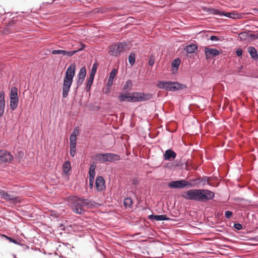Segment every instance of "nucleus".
Returning <instances> with one entry per match:
<instances>
[{
  "label": "nucleus",
  "mask_w": 258,
  "mask_h": 258,
  "mask_svg": "<svg viewBox=\"0 0 258 258\" xmlns=\"http://www.w3.org/2000/svg\"><path fill=\"white\" fill-rule=\"evenodd\" d=\"M116 46V53L117 55L120 53L124 51L125 48L127 46V43L125 41L115 43Z\"/></svg>",
  "instance_id": "obj_20"
},
{
  "label": "nucleus",
  "mask_w": 258,
  "mask_h": 258,
  "mask_svg": "<svg viewBox=\"0 0 258 258\" xmlns=\"http://www.w3.org/2000/svg\"><path fill=\"white\" fill-rule=\"evenodd\" d=\"M118 100L121 102H138V92H126L118 96Z\"/></svg>",
  "instance_id": "obj_6"
},
{
  "label": "nucleus",
  "mask_w": 258,
  "mask_h": 258,
  "mask_svg": "<svg viewBox=\"0 0 258 258\" xmlns=\"http://www.w3.org/2000/svg\"><path fill=\"white\" fill-rule=\"evenodd\" d=\"M89 187L90 189H92L93 187V185H94V180H93V179H89Z\"/></svg>",
  "instance_id": "obj_50"
},
{
  "label": "nucleus",
  "mask_w": 258,
  "mask_h": 258,
  "mask_svg": "<svg viewBox=\"0 0 258 258\" xmlns=\"http://www.w3.org/2000/svg\"><path fill=\"white\" fill-rule=\"evenodd\" d=\"M94 79L88 78L87 81V84L86 86V91L89 92L91 90V86L93 84Z\"/></svg>",
  "instance_id": "obj_33"
},
{
  "label": "nucleus",
  "mask_w": 258,
  "mask_h": 258,
  "mask_svg": "<svg viewBox=\"0 0 258 258\" xmlns=\"http://www.w3.org/2000/svg\"><path fill=\"white\" fill-rule=\"evenodd\" d=\"M233 227L237 230H242L243 228L242 224L239 223H235Z\"/></svg>",
  "instance_id": "obj_44"
},
{
  "label": "nucleus",
  "mask_w": 258,
  "mask_h": 258,
  "mask_svg": "<svg viewBox=\"0 0 258 258\" xmlns=\"http://www.w3.org/2000/svg\"><path fill=\"white\" fill-rule=\"evenodd\" d=\"M11 152L5 150H0V165L10 163L13 160Z\"/></svg>",
  "instance_id": "obj_10"
},
{
  "label": "nucleus",
  "mask_w": 258,
  "mask_h": 258,
  "mask_svg": "<svg viewBox=\"0 0 258 258\" xmlns=\"http://www.w3.org/2000/svg\"><path fill=\"white\" fill-rule=\"evenodd\" d=\"M255 35H256V34H254L252 33H250V34L248 33V38H251L252 39H255Z\"/></svg>",
  "instance_id": "obj_53"
},
{
  "label": "nucleus",
  "mask_w": 258,
  "mask_h": 258,
  "mask_svg": "<svg viewBox=\"0 0 258 258\" xmlns=\"http://www.w3.org/2000/svg\"><path fill=\"white\" fill-rule=\"evenodd\" d=\"M247 51L249 53L251 58L254 60H258V52L256 49L252 46H250L247 48Z\"/></svg>",
  "instance_id": "obj_19"
},
{
  "label": "nucleus",
  "mask_w": 258,
  "mask_h": 258,
  "mask_svg": "<svg viewBox=\"0 0 258 258\" xmlns=\"http://www.w3.org/2000/svg\"><path fill=\"white\" fill-rule=\"evenodd\" d=\"M63 168V172L64 173H68L71 169V162L70 161L67 160L64 162L62 165Z\"/></svg>",
  "instance_id": "obj_29"
},
{
  "label": "nucleus",
  "mask_w": 258,
  "mask_h": 258,
  "mask_svg": "<svg viewBox=\"0 0 258 258\" xmlns=\"http://www.w3.org/2000/svg\"><path fill=\"white\" fill-rule=\"evenodd\" d=\"M180 63L181 60L179 58H176L173 59L171 62V66L173 70L177 71Z\"/></svg>",
  "instance_id": "obj_27"
},
{
  "label": "nucleus",
  "mask_w": 258,
  "mask_h": 258,
  "mask_svg": "<svg viewBox=\"0 0 258 258\" xmlns=\"http://www.w3.org/2000/svg\"><path fill=\"white\" fill-rule=\"evenodd\" d=\"M5 107V92L0 91V117L3 115Z\"/></svg>",
  "instance_id": "obj_18"
},
{
  "label": "nucleus",
  "mask_w": 258,
  "mask_h": 258,
  "mask_svg": "<svg viewBox=\"0 0 258 258\" xmlns=\"http://www.w3.org/2000/svg\"><path fill=\"white\" fill-rule=\"evenodd\" d=\"M243 69V66H241L239 67V71Z\"/></svg>",
  "instance_id": "obj_58"
},
{
  "label": "nucleus",
  "mask_w": 258,
  "mask_h": 258,
  "mask_svg": "<svg viewBox=\"0 0 258 258\" xmlns=\"http://www.w3.org/2000/svg\"><path fill=\"white\" fill-rule=\"evenodd\" d=\"M79 134V127L76 126L74 127L72 133L70 136V142L76 143L77 137Z\"/></svg>",
  "instance_id": "obj_21"
},
{
  "label": "nucleus",
  "mask_w": 258,
  "mask_h": 258,
  "mask_svg": "<svg viewBox=\"0 0 258 258\" xmlns=\"http://www.w3.org/2000/svg\"><path fill=\"white\" fill-rule=\"evenodd\" d=\"M168 187L172 189L183 188L185 187L189 188V182L185 179H181L173 180L168 183Z\"/></svg>",
  "instance_id": "obj_9"
},
{
  "label": "nucleus",
  "mask_w": 258,
  "mask_h": 258,
  "mask_svg": "<svg viewBox=\"0 0 258 258\" xmlns=\"http://www.w3.org/2000/svg\"><path fill=\"white\" fill-rule=\"evenodd\" d=\"M77 53V51H76V50H72V51L65 50L64 55H67L68 56H72Z\"/></svg>",
  "instance_id": "obj_43"
},
{
  "label": "nucleus",
  "mask_w": 258,
  "mask_h": 258,
  "mask_svg": "<svg viewBox=\"0 0 258 258\" xmlns=\"http://www.w3.org/2000/svg\"><path fill=\"white\" fill-rule=\"evenodd\" d=\"M221 13H222V12L219 11V10L214 8L212 9V14L222 16V14Z\"/></svg>",
  "instance_id": "obj_41"
},
{
  "label": "nucleus",
  "mask_w": 258,
  "mask_h": 258,
  "mask_svg": "<svg viewBox=\"0 0 258 258\" xmlns=\"http://www.w3.org/2000/svg\"><path fill=\"white\" fill-rule=\"evenodd\" d=\"M117 70L116 69H113L109 74L108 79L113 81L116 75L117 74Z\"/></svg>",
  "instance_id": "obj_35"
},
{
  "label": "nucleus",
  "mask_w": 258,
  "mask_h": 258,
  "mask_svg": "<svg viewBox=\"0 0 258 258\" xmlns=\"http://www.w3.org/2000/svg\"><path fill=\"white\" fill-rule=\"evenodd\" d=\"M105 181L101 176H97L95 180V190L96 192H101L105 188Z\"/></svg>",
  "instance_id": "obj_13"
},
{
  "label": "nucleus",
  "mask_w": 258,
  "mask_h": 258,
  "mask_svg": "<svg viewBox=\"0 0 258 258\" xmlns=\"http://www.w3.org/2000/svg\"><path fill=\"white\" fill-rule=\"evenodd\" d=\"M215 192L204 188L190 189L184 192L182 197L186 200L200 203H206L215 198Z\"/></svg>",
  "instance_id": "obj_1"
},
{
  "label": "nucleus",
  "mask_w": 258,
  "mask_h": 258,
  "mask_svg": "<svg viewBox=\"0 0 258 258\" xmlns=\"http://www.w3.org/2000/svg\"><path fill=\"white\" fill-rule=\"evenodd\" d=\"M156 86L167 91H176L186 88V86L184 84L170 81H158Z\"/></svg>",
  "instance_id": "obj_3"
},
{
  "label": "nucleus",
  "mask_w": 258,
  "mask_h": 258,
  "mask_svg": "<svg viewBox=\"0 0 258 258\" xmlns=\"http://www.w3.org/2000/svg\"><path fill=\"white\" fill-rule=\"evenodd\" d=\"M221 14L222 16H225L233 19H240L241 18V15L238 13L222 12V13Z\"/></svg>",
  "instance_id": "obj_24"
},
{
  "label": "nucleus",
  "mask_w": 258,
  "mask_h": 258,
  "mask_svg": "<svg viewBox=\"0 0 258 258\" xmlns=\"http://www.w3.org/2000/svg\"><path fill=\"white\" fill-rule=\"evenodd\" d=\"M243 50L241 48H239L236 50L235 53L238 57H241L242 55Z\"/></svg>",
  "instance_id": "obj_46"
},
{
  "label": "nucleus",
  "mask_w": 258,
  "mask_h": 258,
  "mask_svg": "<svg viewBox=\"0 0 258 258\" xmlns=\"http://www.w3.org/2000/svg\"><path fill=\"white\" fill-rule=\"evenodd\" d=\"M176 156V153L172 149L166 150L163 154L164 159L166 161H173Z\"/></svg>",
  "instance_id": "obj_16"
},
{
  "label": "nucleus",
  "mask_w": 258,
  "mask_h": 258,
  "mask_svg": "<svg viewBox=\"0 0 258 258\" xmlns=\"http://www.w3.org/2000/svg\"><path fill=\"white\" fill-rule=\"evenodd\" d=\"M96 167V164L94 163H93L90 165L89 167V179H93L94 180V178L96 175L95 169Z\"/></svg>",
  "instance_id": "obj_25"
},
{
  "label": "nucleus",
  "mask_w": 258,
  "mask_h": 258,
  "mask_svg": "<svg viewBox=\"0 0 258 258\" xmlns=\"http://www.w3.org/2000/svg\"><path fill=\"white\" fill-rule=\"evenodd\" d=\"M148 219L151 220L156 221H169L170 219L165 215H154L151 214L148 216Z\"/></svg>",
  "instance_id": "obj_17"
},
{
  "label": "nucleus",
  "mask_w": 258,
  "mask_h": 258,
  "mask_svg": "<svg viewBox=\"0 0 258 258\" xmlns=\"http://www.w3.org/2000/svg\"><path fill=\"white\" fill-rule=\"evenodd\" d=\"M155 99V95L150 93L139 92H138V102H144Z\"/></svg>",
  "instance_id": "obj_14"
},
{
  "label": "nucleus",
  "mask_w": 258,
  "mask_h": 258,
  "mask_svg": "<svg viewBox=\"0 0 258 258\" xmlns=\"http://www.w3.org/2000/svg\"><path fill=\"white\" fill-rule=\"evenodd\" d=\"M233 212L231 211H226L225 212V217L227 219L231 218L233 216Z\"/></svg>",
  "instance_id": "obj_45"
},
{
  "label": "nucleus",
  "mask_w": 258,
  "mask_h": 258,
  "mask_svg": "<svg viewBox=\"0 0 258 258\" xmlns=\"http://www.w3.org/2000/svg\"><path fill=\"white\" fill-rule=\"evenodd\" d=\"M54 1H52V2H51V3H50L49 4H52V3H53V2Z\"/></svg>",
  "instance_id": "obj_59"
},
{
  "label": "nucleus",
  "mask_w": 258,
  "mask_h": 258,
  "mask_svg": "<svg viewBox=\"0 0 258 258\" xmlns=\"http://www.w3.org/2000/svg\"><path fill=\"white\" fill-rule=\"evenodd\" d=\"M0 196L1 198L6 200L10 201L12 203L15 204L19 202L18 197L14 195L13 194L9 193L4 190L0 189Z\"/></svg>",
  "instance_id": "obj_12"
},
{
  "label": "nucleus",
  "mask_w": 258,
  "mask_h": 258,
  "mask_svg": "<svg viewBox=\"0 0 258 258\" xmlns=\"http://www.w3.org/2000/svg\"><path fill=\"white\" fill-rule=\"evenodd\" d=\"M70 155L72 157H74L76 154V143L70 142Z\"/></svg>",
  "instance_id": "obj_31"
},
{
  "label": "nucleus",
  "mask_w": 258,
  "mask_h": 258,
  "mask_svg": "<svg viewBox=\"0 0 258 258\" xmlns=\"http://www.w3.org/2000/svg\"><path fill=\"white\" fill-rule=\"evenodd\" d=\"M87 70L85 66L82 67L77 76L76 78L77 87L75 88L76 91L78 90V88L83 83L84 80L86 76Z\"/></svg>",
  "instance_id": "obj_11"
},
{
  "label": "nucleus",
  "mask_w": 258,
  "mask_h": 258,
  "mask_svg": "<svg viewBox=\"0 0 258 258\" xmlns=\"http://www.w3.org/2000/svg\"><path fill=\"white\" fill-rule=\"evenodd\" d=\"M3 236L4 237H5L7 239H8L10 242H13L17 245H21L22 247H23L24 248H29V247L27 245L22 243L21 242L20 240L19 239H14V238H13L12 237L8 236L6 235H3Z\"/></svg>",
  "instance_id": "obj_22"
},
{
  "label": "nucleus",
  "mask_w": 258,
  "mask_h": 258,
  "mask_svg": "<svg viewBox=\"0 0 258 258\" xmlns=\"http://www.w3.org/2000/svg\"><path fill=\"white\" fill-rule=\"evenodd\" d=\"M251 241H254L255 242H258V235L253 237L251 238Z\"/></svg>",
  "instance_id": "obj_54"
},
{
  "label": "nucleus",
  "mask_w": 258,
  "mask_h": 258,
  "mask_svg": "<svg viewBox=\"0 0 258 258\" xmlns=\"http://www.w3.org/2000/svg\"><path fill=\"white\" fill-rule=\"evenodd\" d=\"M85 47H86V45L83 43H81V47L79 49H77L76 50L77 51V52H79L83 50Z\"/></svg>",
  "instance_id": "obj_49"
},
{
  "label": "nucleus",
  "mask_w": 258,
  "mask_h": 258,
  "mask_svg": "<svg viewBox=\"0 0 258 258\" xmlns=\"http://www.w3.org/2000/svg\"><path fill=\"white\" fill-rule=\"evenodd\" d=\"M198 45L195 43H190L186 45L184 50L187 52V53L191 54L194 53L196 50L198 49Z\"/></svg>",
  "instance_id": "obj_23"
},
{
  "label": "nucleus",
  "mask_w": 258,
  "mask_h": 258,
  "mask_svg": "<svg viewBox=\"0 0 258 258\" xmlns=\"http://www.w3.org/2000/svg\"><path fill=\"white\" fill-rule=\"evenodd\" d=\"M65 50H60V49H55L51 51L52 54H62L64 55Z\"/></svg>",
  "instance_id": "obj_39"
},
{
  "label": "nucleus",
  "mask_w": 258,
  "mask_h": 258,
  "mask_svg": "<svg viewBox=\"0 0 258 258\" xmlns=\"http://www.w3.org/2000/svg\"><path fill=\"white\" fill-rule=\"evenodd\" d=\"M81 201L82 202V204L83 205V207H87L88 208V207L89 205V202H90V200H89L88 199H84V198H81Z\"/></svg>",
  "instance_id": "obj_42"
},
{
  "label": "nucleus",
  "mask_w": 258,
  "mask_h": 258,
  "mask_svg": "<svg viewBox=\"0 0 258 258\" xmlns=\"http://www.w3.org/2000/svg\"><path fill=\"white\" fill-rule=\"evenodd\" d=\"M212 9L213 8H212L204 7L203 8V10L205 12H206V13H208L209 14H212Z\"/></svg>",
  "instance_id": "obj_47"
},
{
  "label": "nucleus",
  "mask_w": 258,
  "mask_h": 258,
  "mask_svg": "<svg viewBox=\"0 0 258 258\" xmlns=\"http://www.w3.org/2000/svg\"><path fill=\"white\" fill-rule=\"evenodd\" d=\"M10 98V107L12 111H14L17 108L19 103L18 89L16 87L11 88Z\"/></svg>",
  "instance_id": "obj_7"
},
{
  "label": "nucleus",
  "mask_w": 258,
  "mask_h": 258,
  "mask_svg": "<svg viewBox=\"0 0 258 258\" xmlns=\"http://www.w3.org/2000/svg\"><path fill=\"white\" fill-rule=\"evenodd\" d=\"M76 68V66L75 63H71L65 72L62 87V97L63 98H66L68 96V93L75 75Z\"/></svg>",
  "instance_id": "obj_2"
},
{
  "label": "nucleus",
  "mask_w": 258,
  "mask_h": 258,
  "mask_svg": "<svg viewBox=\"0 0 258 258\" xmlns=\"http://www.w3.org/2000/svg\"><path fill=\"white\" fill-rule=\"evenodd\" d=\"M238 37L241 40H244L248 37V33L243 31L239 34Z\"/></svg>",
  "instance_id": "obj_37"
},
{
  "label": "nucleus",
  "mask_w": 258,
  "mask_h": 258,
  "mask_svg": "<svg viewBox=\"0 0 258 258\" xmlns=\"http://www.w3.org/2000/svg\"><path fill=\"white\" fill-rule=\"evenodd\" d=\"M59 228H60V230L62 231H65L66 230L65 226L62 223L59 224Z\"/></svg>",
  "instance_id": "obj_52"
},
{
  "label": "nucleus",
  "mask_w": 258,
  "mask_h": 258,
  "mask_svg": "<svg viewBox=\"0 0 258 258\" xmlns=\"http://www.w3.org/2000/svg\"><path fill=\"white\" fill-rule=\"evenodd\" d=\"M94 161L103 163L105 162H113L120 159V156L118 154L111 153H97L93 157Z\"/></svg>",
  "instance_id": "obj_4"
},
{
  "label": "nucleus",
  "mask_w": 258,
  "mask_h": 258,
  "mask_svg": "<svg viewBox=\"0 0 258 258\" xmlns=\"http://www.w3.org/2000/svg\"><path fill=\"white\" fill-rule=\"evenodd\" d=\"M133 204L132 199L130 198H126L123 201V205L126 208H130Z\"/></svg>",
  "instance_id": "obj_34"
},
{
  "label": "nucleus",
  "mask_w": 258,
  "mask_h": 258,
  "mask_svg": "<svg viewBox=\"0 0 258 258\" xmlns=\"http://www.w3.org/2000/svg\"><path fill=\"white\" fill-rule=\"evenodd\" d=\"M255 39H258V33L255 35Z\"/></svg>",
  "instance_id": "obj_57"
},
{
  "label": "nucleus",
  "mask_w": 258,
  "mask_h": 258,
  "mask_svg": "<svg viewBox=\"0 0 258 258\" xmlns=\"http://www.w3.org/2000/svg\"><path fill=\"white\" fill-rule=\"evenodd\" d=\"M209 39L211 40V41H222L223 40V38L221 36V37H218V36H215V35H211V36H210L209 37Z\"/></svg>",
  "instance_id": "obj_38"
},
{
  "label": "nucleus",
  "mask_w": 258,
  "mask_h": 258,
  "mask_svg": "<svg viewBox=\"0 0 258 258\" xmlns=\"http://www.w3.org/2000/svg\"><path fill=\"white\" fill-rule=\"evenodd\" d=\"M204 52L206 59L216 57L220 54V51L217 48H212L209 47H205Z\"/></svg>",
  "instance_id": "obj_15"
},
{
  "label": "nucleus",
  "mask_w": 258,
  "mask_h": 258,
  "mask_svg": "<svg viewBox=\"0 0 258 258\" xmlns=\"http://www.w3.org/2000/svg\"><path fill=\"white\" fill-rule=\"evenodd\" d=\"M133 86L132 81L131 80H128L123 87V90L126 91L130 90Z\"/></svg>",
  "instance_id": "obj_32"
},
{
  "label": "nucleus",
  "mask_w": 258,
  "mask_h": 258,
  "mask_svg": "<svg viewBox=\"0 0 258 258\" xmlns=\"http://www.w3.org/2000/svg\"><path fill=\"white\" fill-rule=\"evenodd\" d=\"M139 180L137 178H133L132 180V183L133 185L137 186L139 184Z\"/></svg>",
  "instance_id": "obj_48"
},
{
  "label": "nucleus",
  "mask_w": 258,
  "mask_h": 258,
  "mask_svg": "<svg viewBox=\"0 0 258 258\" xmlns=\"http://www.w3.org/2000/svg\"><path fill=\"white\" fill-rule=\"evenodd\" d=\"M100 206V204L93 201H90L88 208L92 209L98 208Z\"/></svg>",
  "instance_id": "obj_36"
},
{
  "label": "nucleus",
  "mask_w": 258,
  "mask_h": 258,
  "mask_svg": "<svg viewBox=\"0 0 258 258\" xmlns=\"http://www.w3.org/2000/svg\"><path fill=\"white\" fill-rule=\"evenodd\" d=\"M113 81L108 79L107 83V87L110 88V87H111V86L113 85Z\"/></svg>",
  "instance_id": "obj_51"
},
{
  "label": "nucleus",
  "mask_w": 258,
  "mask_h": 258,
  "mask_svg": "<svg viewBox=\"0 0 258 258\" xmlns=\"http://www.w3.org/2000/svg\"><path fill=\"white\" fill-rule=\"evenodd\" d=\"M73 205L72 206V209L74 213L82 215L85 212V210L84 209L83 205L81 201V198L79 197H75L73 198Z\"/></svg>",
  "instance_id": "obj_8"
},
{
  "label": "nucleus",
  "mask_w": 258,
  "mask_h": 258,
  "mask_svg": "<svg viewBox=\"0 0 258 258\" xmlns=\"http://www.w3.org/2000/svg\"><path fill=\"white\" fill-rule=\"evenodd\" d=\"M128 60L131 66H133L135 64L136 61V55L134 52H130L128 56Z\"/></svg>",
  "instance_id": "obj_30"
},
{
  "label": "nucleus",
  "mask_w": 258,
  "mask_h": 258,
  "mask_svg": "<svg viewBox=\"0 0 258 258\" xmlns=\"http://www.w3.org/2000/svg\"><path fill=\"white\" fill-rule=\"evenodd\" d=\"M155 55L153 54H151L150 55L148 63L150 66H153L155 63Z\"/></svg>",
  "instance_id": "obj_40"
},
{
  "label": "nucleus",
  "mask_w": 258,
  "mask_h": 258,
  "mask_svg": "<svg viewBox=\"0 0 258 258\" xmlns=\"http://www.w3.org/2000/svg\"><path fill=\"white\" fill-rule=\"evenodd\" d=\"M6 13V12L5 11L4 9H2V10H0V14L4 15Z\"/></svg>",
  "instance_id": "obj_55"
},
{
  "label": "nucleus",
  "mask_w": 258,
  "mask_h": 258,
  "mask_svg": "<svg viewBox=\"0 0 258 258\" xmlns=\"http://www.w3.org/2000/svg\"><path fill=\"white\" fill-rule=\"evenodd\" d=\"M109 89H110V88H109L108 87H106V92H109Z\"/></svg>",
  "instance_id": "obj_56"
},
{
  "label": "nucleus",
  "mask_w": 258,
  "mask_h": 258,
  "mask_svg": "<svg viewBox=\"0 0 258 258\" xmlns=\"http://www.w3.org/2000/svg\"><path fill=\"white\" fill-rule=\"evenodd\" d=\"M210 178V177L208 176H204L202 177L190 179L188 181V182H189V184L190 185H189V187H204L207 184L209 185H211V183L209 181Z\"/></svg>",
  "instance_id": "obj_5"
},
{
  "label": "nucleus",
  "mask_w": 258,
  "mask_h": 258,
  "mask_svg": "<svg viewBox=\"0 0 258 258\" xmlns=\"http://www.w3.org/2000/svg\"><path fill=\"white\" fill-rule=\"evenodd\" d=\"M116 51L115 43H114L109 46L108 53L110 55L117 56V54Z\"/></svg>",
  "instance_id": "obj_28"
},
{
  "label": "nucleus",
  "mask_w": 258,
  "mask_h": 258,
  "mask_svg": "<svg viewBox=\"0 0 258 258\" xmlns=\"http://www.w3.org/2000/svg\"><path fill=\"white\" fill-rule=\"evenodd\" d=\"M97 67H98V64L96 62H94L93 64L91 70V72L89 73V76L88 78L92 79L94 80V77H95V74L97 72Z\"/></svg>",
  "instance_id": "obj_26"
}]
</instances>
